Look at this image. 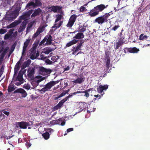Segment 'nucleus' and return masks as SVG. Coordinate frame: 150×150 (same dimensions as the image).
Segmentation results:
<instances>
[{
  "mask_svg": "<svg viewBox=\"0 0 150 150\" xmlns=\"http://www.w3.org/2000/svg\"><path fill=\"white\" fill-rule=\"evenodd\" d=\"M68 92V91H67L66 92H63L62 93H61V94L59 95V96H60V97H61L64 96Z\"/></svg>",
  "mask_w": 150,
  "mask_h": 150,
  "instance_id": "63",
  "label": "nucleus"
},
{
  "mask_svg": "<svg viewBox=\"0 0 150 150\" xmlns=\"http://www.w3.org/2000/svg\"><path fill=\"white\" fill-rule=\"evenodd\" d=\"M19 23L20 22L19 21H15L10 24V28H12L18 25Z\"/></svg>",
  "mask_w": 150,
  "mask_h": 150,
  "instance_id": "31",
  "label": "nucleus"
},
{
  "mask_svg": "<svg viewBox=\"0 0 150 150\" xmlns=\"http://www.w3.org/2000/svg\"><path fill=\"white\" fill-rule=\"evenodd\" d=\"M74 129L72 128H71L67 129V133L71 131H73Z\"/></svg>",
  "mask_w": 150,
  "mask_h": 150,
  "instance_id": "64",
  "label": "nucleus"
},
{
  "mask_svg": "<svg viewBox=\"0 0 150 150\" xmlns=\"http://www.w3.org/2000/svg\"><path fill=\"white\" fill-rule=\"evenodd\" d=\"M35 6H41L42 3L40 0H35Z\"/></svg>",
  "mask_w": 150,
  "mask_h": 150,
  "instance_id": "38",
  "label": "nucleus"
},
{
  "mask_svg": "<svg viewBox=\"0 0 150 150\" xmlns=\"http://www.w3.org/2000/svg\"><path fill=\"white\" fill-rule=\"evenodd\" d=\"M44 26H42L41 27H39L37 29V31L39 33H42L44 31Z\"/></svg>",
  "mask_w": 150,
  "mask_h": 150,
  "instance_id": "36",
  "label": "nucleus"
},
{
  "mask_svg": "<svg viewBox=\"0 0 150 150\" xmlns=\"http://www.w3.org/2000/svg\"><path fill=\"white\" fill-rule=\"evenodd\" d=\"M85 8L83 6H81L80 8V12H83L84 11Z\"/></svg>",
  "mask_w": 150,
  "mask_h": 150,
  "instance_id": "60",
  "label": "nucleus"
},
{
  "mask_svg": "<svg viewBox=\"0 0 150 150\" xmlns=\"http://www.w3.org/2000/svg\"><path fill=\"white\" fill-rule=\"evenodd\" d=\"M148 37L147 35H144V34H141L139 37V39L140 40H143L144 39H147Z\"/></svg>",
  "mask_w": 150,
  "mask_h": 150,
  "instance_id": "34",
  "label": "nucleus"
},
{
  "mask_svg": "<svg viewBox=\"0 0 150 150\" xmlns=\"http://www.w3.org/2000/svg\"><path fill=\"white\" fill-rule=\"evenodd\" d=\"M74 23L69 21L68 23L66 25V26L67 27L71 28L74 25Z\"/></svg>",
  "mask_w": 150,
  "mask_h": 150,
  "instance_id": "42",
  "label": "nucleus"
},
{
  "mask_svg": "<svg viewBox=\"0 0 150 150\" xmlns=\"http://www.w3.org/2000/svg\"><path fill=\"white\" fill-rule=\"evenodd\" d=\"M62 120L60 118L58 119V120H56V122H57V123H59L60 122H62L61 124V125L63 126L65 124V122L64 121L62 122Z\"/></svg>",
  "mask_w": 150,
  "mask_h": 150,
  "instance_id": "37",
  "label": "nucleus"
},
{
  "mask_svg": "<svg viewBox=\"0 0 150 150\" xmlns=\"http://www.w3.org/2000/svg\"><path fill=\"white\" fill-rule=\"evenodd\" d=\"M30 39H27L24 43V45H26L28 46L30 42Z\"/></svg>",
  "mask_w": 150,
  "mask_h": 150,
  "instance_id": "52",
  "label": "nucleus"
},
{
  "mask_svg": "<svg viewBox=\"0 0 150 150\" xmlns=\"http://www.w3.org/2000/svg\"><path fill=\"white\" fill-rule=\"evenodd\" d=\"M7 32L6 29H0V34H4L5 33Z\"/></svg>",
  "mask_w": 150,
  "mask_h": 150,
  "instance_id": "49",
  "label": "nucleus"
},
{
  "mask_svg": "<svg viewBox=\"0 0 150 150\" xmlns=\"http://www.w3.org/2000/svg\"><path fill=\"white\" fill-rule=\"evenodd\" d=\"M16 43H14L11 47V49L10 51L13 52L16 47Z\"/></svg>",
  "mask_w": 150,
  "mask_h": 150,
  "instance_id": "44",
  "label": "nucleus"
},
{
  "mask_svg": "<svg viewBox=\"0 0 150 150\" xmlns=\"http://www.w3.org/2000/svg\"><path fill=\"white\" fill-rule=\"evenodd\" d=\"M120 27V26L119 25H115L112 28L111 30L114 31H115L119 28Z\"/></svg>",
  "mask_w": 150,
  "mask_h": 150,
  "instance_id": "46",
  "label": "nucleus"
},
{
  "mask_svg": "<svg viewBox=\"0 0 150 150\" xmlns=\"http://www.w3.org/2000/svg\"><path fill=\"white\" fill-rule=\"evenodd\" d=\"M63 23V21H59V23L55 22L53 26L52 27V29L50 31V34H52L57 29L59 28L62 25Z\"/></svg>",
  "mask_w": 150,
  "mask_h": 150,
  "instance_id": "5",
  "label": "nucleus"
},
{
  "mask_svg": "<svg viewBox=\"0 0 150 150\" xmlns=\"http://www.w3.org/2000/svg\"><path fill=\"white\" fill-rule=\"evenodd\" d=\"M78 41V40L75 39L73 40L67 44L66 45V47H69L73 45L76 44L77 43Z\"/></svg>",
  "mask_w": 150,
  "mask_h": 150,
  "instance_id": "22",
  "label": "nucleus"
},
{
  "mask_svg": "<svg viewBox=\"0 0 150 150\" xmlns=\"http://www.w3.org/2000/svg\"><path fill=\"white\" fill-rule=\"evenodd\" d=\"M37 46V45H36L35 46H33L32 48V50L31 53V55L30 57V58L32 60H34L36 58L38 57V55H35L36 53V47Z\"/></svg>",
  "mask_w": 150,
  "mask_h": 150,
  "instance_id": "10",
  "label": "nucleus"
},
{
  "mask_svg": "<svg viewBox=\"0 0 150 150\" xmlns=\"http://www.w3.org/2000/svg\"><path fill=\"white\" fill-rule=\"evenodd\" d=\"M24 91L22 88H19L17 90V92L22 93Z\"/></svg>",
  "mask_w": 150,
  "mask_h": 150,
  "instance_id": "59",
  "label": "nucleus"
},
{
  "mask_svg": "<svg viewBox=\"0 0 150 150\" xmlns=\"http://www.w3.org/2000/svg\"><path fill=\"white\" fill-rule=\"evenodd\" d=\"M14 30V29H11L8 32L7 34L9 35L10 36H11L13 33V31Z\"/></svg>",
  "mask_w": 150,
  "mask_h": 150,
  "instance_id": "50",
  "label": "nucleus"
},
{
  "mask_svg": "<svg viewBox=\"0 0 150 150\" xmlns=\"http://www.w3.org/2000/svg\"><path fill=\"white\" fill-rule=\"evenodd\" d=\"M52 36L51 35L48 36V38L46 40L47 42L45 43V45H50L52 44Z\"/></svg>",
  "mask_w": 150,
  "mask_h": 150,
  "instance_id": "21",
  "label": "nucleus"
},
{
  "mask_svg": "<svg viewBox=\"0 0 150 150\" xmlns=\"http://www.w3.org/2000/svg\"><path fill=\"white\" fill-rule=\"evenodd\" d=\"M84 36L82 33H77L74 37V38L76 39H82L84 38Z\"/></svg>",
  "mask_w": 150,
  "mask_h": 150,
  "instance_id": "18",
  "label": "nucleus"
},
{
  "mask_svg": "<svg viewBox=\"0 0 150 150\" xmlns=\"http://www.w3.org/2000/svg\"><path fill=\"white\" fill-rule=\"evenodd\" d=\"M20 60L18 61L16 63V65L15 67V69H19L20 68Z\"/></svg>",
  "mask_w": 150,
  "mask_h": 150,
  "instance_id": "40",
  "label": "nucleus"
},
{
  "mask_svg": "<svg viewBox=\"0 0 150 150\" xmlns=\"http://www.w3.org/2000/svg\"><path fill=\"white\" fill-rule=\"evenodd\" d=\"M57 81H50L45 85L44 87L41 89L40 91L44 93L46 91L49 90L51 88L58 83Z\"/></svg>",
  "mask_w": 150,
  "mask_h": 150,
  "instance_id": "3",
  "label": "nucleus"
},
{
  "mask_svg": "<svg viewBox=\"0 0 150 150\" xmlns=\"http://www.w3.org/2000/svg\"><path fill=\"white\" fill-rule=\"evenodd\" d=\"M107 7L104 4H100L94 7L88 13V15L91 17H93L98 15L100 12H101Z\"/></svg>",
  "mask_w": 150,
  "mask_h": 150,
  "instance_id": "1",
  "label": "nucleus"
},
{
  "mask_svg": "<svg viewBox=\"0 0 150 150\" xmlns=\"http://www.w3.org/2000/svg\"><path fill=\"white\" fill-rule=\"evenodd\" d=\"M42 11V10L39 8H38L36 9H35L34 13L31 15V17L32 18L35 17L39 15L41 13Z\"/></svg>",
  "mask_w": 150,
  "mask_h": 150,
  "instance_id": "12",
  "label": "nucleus"
},
{
  "mask_svg": "<svg viewBox=\"0 0 150 150\" xmlns=\"http://www.w3.org/2000/svg\"><path fill=\"white\" fill-rule=\"evenodd\" d=\"M33 6V7H35V3L33 1H31L28 3L26 7L28 8H30V6Z\"/></svg>",
  "mask_w": 150,
  "mask_h": 150,
  "instance_id": "35",
  "label": "nucleus"
},
{
  "mask_svg": "<svg viewBox=\"0 0 150 150\" xmlns=\"http://www.w3.org/2000/svg\"><path fill=\"white\" fill-rule=\"evenodd\" d=\"M19 11L17 10H16L13 11L11 14V16L10 17H12L13 19L16 18L18 15Z\"/></svg>",
  "mask_w": 150,
  "mask_h": 150,
  "instance_id": "20",
  "label": "nucleus"
},
{
  "mask_svg": "<svg viewBox=\"0 0 150 150\" xmlns=\"http://www.w3.org/2000/svg\"><path fill=\"white\" fill-rule=\"evenodd\" d=\"M15 86L13 84H10L8 86V92L13 91L15 89Z\"/></svg>",
  "mask_w": 150,
  "mask_h": 150,
  "instance_id": "26",
  "label": "nucleus"
},
{
  "mask_svg": "<svg viewBox=\"0 0 150 150\" xmlns=\"http://www.w3.org/2000/svg\"><path fill=\"white\" fill-rule=\"evenodd\" d=\"M76 16L75 14H73L70 16L69 21L74 23L76 21Z\"/></svg>",
  "mask_w": 150,
  "mask_h": 150,
  "instance_id": "29",
  "label": "nucleus"
},
{
  "mask_svg": "<svg viewBox=\"0 0 150 150\" xmlns=\"http://www.w3.org/2000/svg\"><path fill=\"white\" fill-rule=\"evenodd\" d=\"M24 73V72H23L21 71H20L18 74V75L16 78V80L21 82L22 81H23V76Z\"/></svg>",
  "mask_w": 150,
  "mask_h": 150,
  "instance_id": "17",
  "label": "nucleus"
},
{
  "mask_svg": "<svg viewBox=\"0 0 150 150\" xmlns=\"http://www.w3.org/2000/svg\"><path fill=\"white\" fill-rule=\"evenodd\" d=\"M90 108H91V107H90V105H89V108H88V107L87 108V113H89L91 112L94 111L93 110L90 109Z\"/></svg>",
  "mask_w": 150,
  "mask_h": 150,
  "instance_id": "57",
  "label": "nucleus"
},
{
  "mask_svg": "<svg viewBox=\"0 0 150 150\" xmlns=\"http://www.w3.org/2000/svg\"><path fill=\"white\" fill-rule=\"evenodd\" d=\"M5 116L4 114L2 113V112H0V117L1 120L4 119L5 118Z\"/></svg>",
  "mask_w": 150,
  "mask_h": 150,
  "instance_id": "51",
  "label": "nucleus"
},
{
  "mask_svg": "<svg viewBox=\"0 0 150 150\" xmlns=\"http://www.w3.org/2000/svg\"><path fill=\"white\" fill-rule=\"evenodd\" d=\"M106 67L109 69V67H110V59H106Z\"/></svg>",
  "mask_w": 150,
  "mask_h": 150,
  "instance_id": "33",
  "label": "nucleus"
},
{
  "mask_svg": "<svg viewBox=\"0 0 150 150\" xmlns=\"http://www.w3.org/2000/svg\"><path fill=\"white\" fill-rule=\"evenodd\" d=\"M62 8V6H52L48 8L49 9L51 10L52 11H53L54 13H57V11H59L61 10Z\"/></svg>",
  "mask_w": 150,
  "mask_h": 150,
  "instance_id": "9",
  "label": "nucleus"
},
{
  "mask_svg": "<svg viewBox=\"0 0 150 150\" xmlns=\"http://www.w3.org/2000/svg\"><path fill=\"white\" fill-rule=\"evenodd\" d=\"M51 70L50 69H47L41 67L39 68V72L40 74L43 75H46L50 74L51 72Z\"/></svg>",
  "mask_w": 150,
  "mask_h": 150,
  "instance_id": "6",
  "label": "nucleus"
},
{
  "mask_svg": "<svg viewBox=\"0 0 150 150\" xmlns=\"http://www.w3.org/2000/svg\"><path fill=\"white\" fill-rule=\"evenodd\" d=\"M31 62V60L29 59L24 62L22 66L21 69H23L27 67H28L30 64Z\"/></svg>",
  "mask_w": 150,
  "mask_h": 150,
  "instance_id": "19",
  "label": "nucleus"
},
{
  "mask_svg": "<svg viewBox=\"0 0 150 150\" xmlns=\"http://www.w3.org/2000/svg\"><path fill=\"white\" fill-rule=\"evenodd\" d=\"M10 37L11 36L9 35L7 33L4 36V40H7L9 39Z\"/></svg>",
  "mask_w": 150,
  "mask_h": 150,
  "instance_id": "58",
  "label": "nucleus"
},
{
  "mask_svg": "<svg viewBox=\"0 0 150 150\" xmlns=\"http://www.w3.org/2000/svg\"><path fill=\"white\" fill-rule=\"evenodd\" d=\"M57 59H58L56 58V56H54L52 57L51 59V60L55 62H57Z\"/></svg>",
  "mask_w": 150,
  "mask_h": 150,
  "instance_id": "53",
  "label": "nucleus"
},
{
  "mask_svg": "<svg viewBox=\"0 0 150 150\" xmlns=\"http://www.w3.org/2000/svg\"><path fill=\"white\" fill-rule=\"evenodd\" d=\"M42 136L45 140H47L50 138V134H49L48 132H46L42 134Z\"/></svg>",
  "mask_w": 150,
  "mask_h": 150,
  "instance_id": "27",
  "label": "nucleus"
},
{
  "mask_svg": "<svg viewBox=\"0 0 150 150\" xmlns=\"http://www.w3.org/2000/svg\"><path fill=\"white\" fill-rule=\"evenodd\" d=\"M33 11V10H31L26 12L23 13L22 15L20 16V19L24 20L26 19L28 17L30 16V15L32 13V11Z\"/></svg>",
  "mask_w": 150,
  "mask_h": 150,
  "instance_id": "8",
  "label": "nucleus"
},
{
  "mask_svg": "<svg viewBox=\"0 0 150 150\" xmlns=\"http://www.w3.org/2000/svg\"><path fill=\"white\" fill-rule=\"evenodd\" d=\"M48 38V35H46L44 38L41 41L40 43V45H41L44 44Z\"/></svg>",
  "mask_w": 150,
  "mask_h": 150,
  "instance_id": "43",
  "label": "nucleus"
},
{
  "mask_svg": "<svg viewBox=\"0 0 150 150\" xmlns=\"http://www.w3.org/2000/svg\"><path fill=\"white\" fill-rule=\"evenodd\" d=\"M85 78L82 76H80V78H78L76 79L73 81L72 82L75 83L80 84L83 82L85 80Z\"/></svg>",
  "mask_w": 150,
  "mask_h": 150,
  "instance_id": "15",
  "label": "nucleus"
},
{
  "mask_svg": "<svg viewBox=\"0 0 150 150\" xmlns=\"http://www.w3.org/2000/svg\"><path fill=\"white\" fill-rule=\"evenodd\" d=\"M82 28V26H80L79 27V30L78 32H79L81 33H83V32L86 31V26L83 25Z\"/></svg>",
  "mask_w": 150,
  "mask_h": 150,
  "instance_id": "30",
  "label": "nucleus"
},
{
  "mask_svg": "<svg viewBox=\"0 0 150 150\" xmlns=\"http://www.w3.org/2000/svg\"><path fill=\"white\" fill-rule=\"evenodd\" d=\"M21 94L22 97H25L27 96V93L25 91H24Z\"/></svg>",
  "mask_w": 150,
  "mask_h": 150,
  "instance_id": "62",
  "label": "nucleus"
},
{
  "mask_svg": "<svg viewBox=\"0 0 150 150\" xmlns=\"http://www.w3.org/2000/svg\"><path fill=\"white\" fill-rule=\"evenodd\" d=\"M82 93H84L85 94L84 96L87 98H88L89 96V93L86 92V91H82Z\"/></svg>",
  "mask_w": 150,
  "mask_h": 150,
  "instance_id": "48",
  "label": "nucleus"
},
{
  "mask_svg": "<svg viewBox=\"0 0 150 150\" xmlns=\"http://www.w3.org/2000/svg\"><path fill=\"white\" fill-rule=\"evenodd\" d=\"M108 88V86L107 85H105L104 86L100 85L97 88L98 92L99 93H102L103 91L104 90H106Z\"/></svg>",
  "mask_w": 150,
  "mask_h": 150,
  "instance_id": "11",
  "label": "nucleus"
},
{
  "mask_svg": "<svg viewBox=\"0 0 150 150\" xmlns=\"http://www.w3.org/2000/svg\"><path fill=\"white\" fill-rule=\"evenodd\" d=\"M84 40L83 39L80 40V43H78L77 44L76 47H74V49L72 53V54H75L76 52L79 50L81 49V47L82 46L83 44L84 43Z\"/></svg>",
  "mask_w": 150,
  "mask_h": 150,
  "instance_id": "7",
  "label": "nucleus"
},
{
  "mask_svg": "<svg viewBox=\"0 0 150 150\" xmlns=\"http://www.w3.org/2000/svg\"><path fill=\"white\" fill-rule=\"evenodd\" d=\"M17 127H20L21 129H25L27 128L28 126H30L33 124L32 121L29 122H25L22 121L16 123Z\"/></svg>",
  "mask_w": 150,
  "mask_h": 150,
  "instance_id": "4",
  "label": "nucleus"
},
{
  "mask_svg": "<svg viewBox=\"0 0 150 150\" xmlns=\"http://www.w3.org/2000/svg\"><path fill=\"white\" fill-rule=\"evenodd\" d=\"M25 145L28 148H29L31 145V144L29 142H27L25 144Z\"/></svg>",
  "mask_w": 150,
  "mask_h": 150,
  "instance_id": "61",
  "label": "nucleus"
},
{
  "mask_svg": "<svg viewBox=\"0 0 150 150\" xmlns=\"http://www.w3.org/2000/svg\"><path fill=\"white\" fill-rule=\"evenodd\" d=\"M55 49L51 48L50 47H47L45 50L44 53L45 54H48L50 52L54 50Z\"/></svg>",
  "mask_w": 150,
  "mask_h": 150,
  "instance_id": "25",
  "label": "nucleus"
},
{
  "mask_svg": "<svg viewBox=\"0 0 150 150\" xmlns=\"http://www.w3.org/2000/svg\"><path fill=\"white\" fill-rule=\"evenodd\" d=\"M27 47L28 46H27L24 45H24L23 47V51L22 54V56H23L24 54L25 53Z\"/></svg>",
  "mask_w": 150,
  "mask_h": 150,
  "instance_id": "41",
  "label": "nucleus"
},
{
  "mask_svg": "<svg viewBox=\"0 0 150 150\" xmlns=\"http://www.w3.org/2000/svg\"><path fill=\"white\" fill-rule=\"evenodd\" d=\"M56 18L55 20V22L57 23L58 21L61 19L62 17L61 14L57 15L56 16Z\"/></svg>",
  "mask_w": 150,
  "mask_h": 150,
  "instance_id": "32",
  "label": "nucleus"
},
{
  "mask_svg": "<svg viewBox=\"0 0 150 150\" xmlns=\"http://www.w3.org/2000/svg\"><path fill=\"white\" fill-rule=\"evenodd\" d=\"M64 104L61 101H60L59 103L54 107L55 110H57L60 109L63 106Z\"/></svg>",
  "mask_w": 150,
  "mask_h": 150,
  "instance_id": "23",
  "label": "nucleus"
},
{
  "mask_svg": "<svg viewBox=\"0 0 150 150\" xmlns=\"http://www.w3.org/2000/svg\"><path fill=\"white\" fill-rule=\"evenodd\" d=\"M109 13H106L103 16L96 18L95 20V22L100 24H102L105 22H107L108 17L110 15Z\"/></svg>",
  "mask_w": 150,
  "mask_h": 150,
  "instance_id": "2",
  "label": "nucleus"
},
{
  "mask_svg": "<svg viewBox=\"0 0 150 150\" xmlns=\"http://www.w3.org/2000/svg\"><path fill=\"white\" fill-rule=\"evenodd\" d=\"M123 44V41L121 40H119L116 43V46L115 47V50L118 49L119 47Z\"/></svg>",
  "mask_w": 150,
  "mask_h": 150,
  "instance_id": "28",
  "label": "nucleus"
},
{
  "mask_svg": "<svg viewBox=\"0 0 150 150\" xmlns=\"http://www.w3.org/2000/svg\"><path fill=\"white\" fill-rule=\"evenodd\" d=\"M4 114H5L7 116H8L10 114V112H9L5 110H3L2 111V112Z\"/></svg>",
  "mask_w": 150,
  "mask_h": 150,
  "instance_id": "54",
  "label": "nucleus"
},
{
  "mask_svg": "<svg viewBox=\"0 0 150 150\" xmlns=\"http://www.w3.org/2000/svg\"><path fill=\"white\" fill-rule=\"evenodd\" d=\"M127 51L131 53H137L138 51H139V50L137 49L136 47H134L132 48H127Z\"/></svg>",
  "mask_w": 150,
  "mask_h": 150,
  "instance_id": "13",
  "label": "nucleus"
},
{
  "mask_svg": "<svg viewBox=\"0 0 150 150\" xmlns=\"http://www.w3.org/2000/svg\"><path fill=\"white\" fill-rule=\"evenodd\" d=\"M35 69L32 68L31 69H29L28 71V76L30 79H31L35 73Z\"/></svg>",
  "mask_w": 150,
  "mask_h": 150,
  "instance_id": "14",
  "label": "nucleus"
},
{
  "mask_svg": "<svg viewBox=\"0 0 150 150\" xmlns=\"http://www.w3.org/2000/svg\"><path fill=\"white\" fill-rule=\"evenodd\" d=\"M8 49L9 47H6L4 50H3V49L2 52L0 55V56H1V59L3 57H4L7 52L8 50Z\"/></svg>",
  "mask_w": 150,
  "mask_h": 150,
  "instance_id": "24",
  "label": "nucleus"
},
{
  "mask_svg": "<svg viewBox=\"0 0 150 150\" xmlns=\"http://www.w3.org/2000/svg\"><path fill=\"white\" fill-rule=\"evenodd\" d=\"M23 87L25 89L29 90L30 89V86L29 84H25L23 85Z\"/></svg>",
  "mask_w": 150,
  "mask_h": 150,
  "instance_id": "45",
  "label": "nucleus"
},
{
  "mask_svg": "<svg viewBox=\"0 0 150 150\" xmlns=\"http://www.w3.org/2000/svg\"><path fill=\"white\" fill-rule=\"evenodd\" d=\"M26 25V23L25 22H23L18 29V31L19 33H21L25 29Z\"/></svg>",
  "mask_w": 150,
  "mask_h": 150,
  "instance_id": "16",
  "label": "nucleus"
},
{
  "mask_svg": "<svg viewBox=\"0 0 150 150\" xmlns=\"http://www.w3.org/2000/svg\"><path fill=\"white\" fill-rule=\"evenodd\" d=\"M105 59H110L109 57V55H110V53L109 51H106L105 52Z\"/></svg>",
  "mask_w": 150,
  "mask_h": 150,
  "instance_id": "39",
  "label": "nucleus"
},
{
  "mask_svg": "<svg viewBox=\"0 0 150 150\" xmlns=\"http://www.w3.org/2000/svg\"><path fill=\"white\" fill-rule=\"evenodd\" d=\"M4 70V66L3 65L2 66V67L1 69H0V73L1 74H2Z\"/></svg>",
  "mask_w": 150,
  "mask_h": 150,
  "instance_id": "55",
  "label": "nucleus"
},
{
  "mask_svg": "<svg viewBox=\"0 0 150 150\" xmlns=\"http://www.w3.org/2000/svg\"><path fill=\"white\" fill-rule=\"evenodd\" d=\"M45 62L47 64H52L53 63L52 62L50 61L48 59H46L45 60Z\"/></svg>",
  "mask_w": 150,
  "mask_h": 150,
  "instance_id": "47",
  "label": "nucleus"
},
{
  "mask_svg": "<svg viewBox=\"0 0 150 150\" xmlns=\"http://www.w3.org/2000/svg\"><path fill=\"white\" fill-rule=\"evenodd\" d=\"M83 105H80V106L78 108V109L80 110L79 111H78V112H81V111H83L84 110V107L83 106Z\"/></svg>",
  "mask_w": 150,
  "mask_h": 150,
  "instance_id": "56",
  "label": "nucleus"
}]
</instances>
